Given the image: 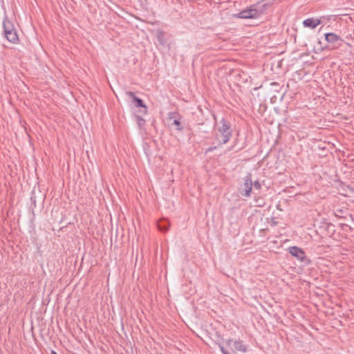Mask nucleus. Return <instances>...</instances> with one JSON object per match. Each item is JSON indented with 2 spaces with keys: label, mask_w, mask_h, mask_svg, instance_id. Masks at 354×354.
I'll return each instance as SVG.
<instances>
[{
  "label": "nucleus",
  "mask_w": 354,
  "mask_h": 354,
  "mask_svg": "<svg viewBox=\"0 0 354 354\" xmlns=\"http://www.w3.org/2000/svg\"><path fill=\"white\" fill-rule=\"evenodd\" d=\"M136 120H137V122H138V124L140 127H141V126H142V124H145V120H144L142 117H140V116H139V115H137V116H136Z\"/></svg>",
  "instance_id": "12"
},
{
  "label": "nucleus",
  "mask_w": 354,
  "mask_h": 354,
  "mask_svg": "<svg viewBox=\"0 0 354 354\" xmlns=\"http://www.w3.org/2000/svg\"><path fill=\"white\" fill-rule=\"evenodd\" d=\"M173 124L176 126V129L178 131H180L183 129V127L181 126L180 122L178 119H174L173 121Z\"/></svg>",
  "instance_id": "11"
},
{
  "label": "nucleus",
  "mask_w": 354,
  "mask_h": 354,
  "mask_svg": "<svg viewBox=\"0 0 354 354\" xmlns=\"http://www.w3.org/2000/svg\"><path fill=\"white\" fill-rule=\"evenodd\" d=\"M288 250L290 254L296 257L299 261L306 262V261H308L305 252L302 249L297 246H292L288 248Z\"/></svg>",
  "instance_id": "6"
},
{
  "label": "nucleus",
  "mask_w": 354,
  "mask_h": 354,
  "mask_svg": "<svg viewBox=\"0 0 354 354\" xmlns=\"http://www.w3.org/2000/svg\"><path fill=\"white\" fill-rule=\"evenodd\" d=\"M215 127V139L220 145L226 144L232 136L231 123L223 118L218 122L216 123Z\"/></svg>",
  "instance_id": "1"
},
{
  "label": "nucleus",
  "mask_w": 354,
  "mask_h": 354,
  "mask_svg": "<svg viewBox=\"0 0 354 354\" xmlns=\"http://www.w3.org/2000/svg\"><path fill=\"white\" fill-rule=\"evenodd\" d=\"M169 222L166 219H160L157 223V227L159 230L162 232H166L169 229Z\"/></svg>",
  "instance_id": "10"
},
{
  "label": "nucleus",
  "mask_w": 354,
  "mask_h": 354,
  "mask_svg": "<svg viewBox=\"0 0 354 354\" xmlns=\"http://www.w3.org/2000/svg\"><path fill=\"white\" fill-rule=\"evenodd\" d=\"M259 16V12L255 8H247L234 15V17L239 19H253Z\"/></svg>",
  "instance_id": "5"
},
{
  "label": "nucleus",
  "mask_w": 354,
  "mask_h": 354,
  "mask_svg": "<svg viewBox=\"0 0 354 354\" xmlns=\"http://www.w3.org/2000/svg\"><path fill=\"white\" fill-rule=\"evenodd\" d=\"M219 348L223 354H230L228 351L226 349H225L223 346L219 344Z\"/></svg>",
  "instance_id": "15"
},
{
  "label": "nucleus",
  "mask_w": 354,
  "mask_h": 354,
  "mask_svg": "<svg viewBox=\"0 0 354 354\" xmlns=\"http://www.w3.org/2000/svg\"><path fill=\"white\" fill-rule=\"evenodd\" d=\"M126 93L129 97H130L133 100V102H134L135 106L136 107L141 108V109L139 111V112L142 115L147 114V107L146 104L143 102V101L140 98L138 97L136 95L135 93H133L132 91H127Z\"/></svg>",
  "instance_id": "4"
},
{
  "label": "nucleus",
  "mask_w": 354,
  "mask_h": 354,
  "mask_svg": "<svg viewBox=\"0 0 354 354\" xmlns=\"http://www.w3.org/2000/svg\"><path fill=\"white\" fill-rule=\"evenodd\" d=\"M232 342H233V340L232 339H229L226 340V344L227 346H230Z\"/></svg>",
  "instance_id": "17"
},
{
  "label": "nucleus",
  "mask_w": 354,
  "mask_h": 354,
  "mask_svg": "<svg viewBox=\"0 0 354 354\" xmlns=\"http://www.w3.org/2000/svg\"><path fill=\"white\" fill-rule=\"evenodd\" d=\"M325 39L331 44L332 48L334 49L339 48L343 42V39L333 32L326 33Z\"/></svg>",
  "instance_id": "3"
},
{
  "label": "nucleus",
  "mask_w": 354,
  "mask_h": 354,
  "mask_svg": "<svg viewBox=\"0 0 354 354\" xmlns=\"http://www.w3.org/2000/svg\"><path fill=\"white\" fill-rule=\"evenodd\" d=\"M234 346L235 349L243 353H245L248 351V346L243 344V342L241 339H238L234 342Z\"/></svg>",
  "instance_id": "9"
},
{
  "label": "nucleus",
  "mask_w": 354,
  "mask_h": 354,
  "mask_svg": "<svg viewBox=\"0 0 354 354\" xmlns=\"http://www.w3.org/2000/svg\"><path fill=\"white\" fill-rule=\"evenodd\" d=\"M176 115H177V113H175V112H169V114H168L169 120H171L176 119Z\"/></svg>",
  "instance_id": "14"
},
{
  "label": "nucleus",
  "mask_w": 354,
  "mask_h": 354,
  "mask_svg": "<svg viewBox=\"0 0 354 354\" xmlns=\"http://www.w3.org/2000/svg\"><path fill=\"white\" fill-rule=\"evenodd\" d=\"M244 183H243V191L244 193H242V195L250 197L251 195V192L252 189V175L251 174H248L244 178Z\"/></svg>",
  "instance_id": "7"
},
{
  "label": "nucleus",
  "mask_w": 354,
  "mask_h": 354,
  "mask_svg": "<svg viewBox=\"0 0 354 354\" xmlns=\"http://www.w3.org/2000/svg\"><path fill=\"white\" fill-rule=\"evenodd\" d=\"M51 354H57V353L55 351H52Z\"/></svg>",
  "instance_id": "18"
},
{
  "label": "nucleus",
  "mask_w": 354,
  "mask_h": 354,
  "mask_svg": "<svg viewBox=\"0 0 354 354\" xmlns=\"http://www.w3.org/2000/svg\"><path fill=\"white\" fill-rule=\"evenodd\" d=\"M322 23L321 19H315V18H308L305 19L303 21V25L304 27L310 28H315L318 25Z\"/></svg>",
  "instance_id": "8"
},
{
  "label": "nucleus",
  "mask_w": 354,
  "mask_h": 354,
  "mask_svg": "<svg viewBox=\"0 0 354 354\" xmlns=\"http://www.w3.org/2000/svg\"><path fill=\"white\" fill-rule=\"evenodd\" d=\"M3 28L6 39L13 44L19 41V37L12 22L7 17L3 18Z\"/></svg>",
  "instance_id": "2"
},
{
  "label": "nucleus",
  "mask_w": 354,
  "mask_h": 354,
  "mask_svg": "<svg viewBox=\"0 0 354 354\" xmlns=\"http://www.w3.org/2000/svg\"><path fill=\"white\" fill-rule=\"evenodd\" d=\"M252 187H254L255 189L259 190L261 188V185L259 181L257 180L252 183Z\"/></svg>",
  "instance_id": "13"
},
{
  "label": "nucleus",
  "mask_w": 354,
  "mask_h": 354,
  "mask_svg": "<svg viewBox=\"0 0 354 354\" xmlns=\"http://www.w3.org/2000/svg\"><path fill=\"white\" fill-rule=\"evenodd\" d=\"M216 149V146H212V147H209L207 150H206V153L207 152H211V151H213L214 150H215Z\"/></svg>",
  "instance_id": "16"
}]
</instances>
